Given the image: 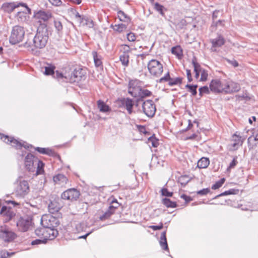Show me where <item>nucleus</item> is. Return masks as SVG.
<instances>
[{
  "instance_id": "obj_1",
  "label": "nucleus",
  "mask_w": 258,
  "mask_h": 258,
  "mask_svg": "<svg viewBox=\"0 0 258 258\" xmlns=\"http://www.w3.org/2000/svg\"><path fill=\"white\" fill-rule=\"evenodd\" d=\"M48 40L47 24H42L37 27V33L33 39V43L27 41L24 46L29 50L34 51L35 49H42L45 47Z\"/></svg>"
},
{
  "instance_id": "obj_2",
  "label": "nucleus",
  "mask_w": 258,
  "mask_h": 258,
  "mask_svg": "<svg viewBox=\"0 0 258 258\" xmlns=\"http://www.w3.org/2000/svg\"><path fill=\"white\" fill-rule=\"evenodd\" d=\"M25 32L24 27L16 25L12 28L9 42L12 44H16L22 42L24 38Z\"/></svg>"
},
{
  "instance_id": "obj_3",
  "label": "nucleus",
  "mask_w": 258,
  "mask_h": 258,
  "mask_svg": "<svg viewBox=\"0 0 258 258\" xmlns=\"http://www.w3.org/2000/svg\"><path fill=\"white\" fill-rule=\"evenodd\" d=\"M86 78L85 73L82 69H75L71 74L68 73L65 79L66 82L79 83L80 81L85 80Z\"/></svg>"
},
{
  "instance_id": "obj_4",
  "label": "nucleus",
  "mask_w": 258,
  "mask_h": 258,
  "mask_svg": "<svg viewBox=\"0 0 258 258\" xmlns=\"http://www.w3.org/2000/svg\"><path fill=\"white\" fill-rule=\"evenodd\" d=\"M147 67L149 73L154 77H159L163 73V64L156 59H152L149 61Z\"/></svg>"
},
{
  "instance_id": "obj_5",
  "label": "nucleus",
  "mask_w": 258,
  "mask_h": 258,
  "mask_svg": "<svg viewBox=\"0 0 258 258\" xmlns=\"http://www.w3.org/2000/svg\"><path fill=\"white\" fill-rule=\"evenodd\" d=\"M52 17L50 12L44 10L34 11L33 18L37 21L39 24L38 26H40L42 24H46V22Z\"/></svg>"
},
{
  "instance_id": "obj_6",
  "label": "nucleus",
  "mask_w": 258,
  "mask_h": 258,
  "mask_svg": "<svg viewBox=\"0 0 258 258\" xmlns=\"http://www.w3.org/2000/svg\"><path fill=\"white\" fill-rule=\"evenodd\" d=\"M142 109L143 112L149 117H153L156 111L155 104L151 100H147L143 102Z\"/></svg>"
},
{
  "instance_id": "obj_7",
  "label": "nucleus",
  "mask_w": 258,
  "mask_h": 258,
  "mask_svg": "<svg viewBox=\"0 0 258 258\" xmlns=\"http://www.w3.org/2000/svg\"><path fill=\"white\" fill-rule=\"evenodd\" d=\"M59 224L58 220L50 215H44L41 219V225L47 228L56 227Z\"/></svg>"
},
{
  "instance_id": "obj_8",
  "label": "nucleus",
  "mask_w": 258,
  "mask_h": 258,
  "mask_svg": "<svg viewBox=\"0 0 258 258\" xmlns=\"http://www.w3.org/2000/svg\"><path fill=\"white\" fill-rule=\"evenodd\" d=\"M20 7H24L28 11L29 14H32L31 9L27 6L26 3L22 2H13L9 3H5L3 5L4 10L9 13L12 12L16 8Z\"/></svg>"
},
{
  "instance_id": "obj_9",
  "label": "nucleus",
  "mask_w": 258,
  "mask_h": 258,
  "mask_svg": "<svg viewBox=\"0 0 258 258\" xmlns=\"http://www.w3.org/2000/svg\"><path fill=\"white\" fill-rule=\"evenodd\" d=\"M28 182L23 180L19 182L15 189L16 195L18 197L24 198L29 192Z\"/></svg>"
},
{
  "instance_id": "obj_10",
  "label": "nucleus",
  "mask_w": 258,
  "mask_h": 258,
  "mask_svg": "<svg viewBox=\"0 0 258 258\" xmlns=\"http://www.w3.org/2000/svg\"><path fill=\"white\" fill-rule=\"evenodd\" d=\"M32 218L29 217H21L17 222V226L20 231L25 232L32 226Z\"/></svg>"
},
{
  "instance_id": "obj_11",
  "label": "nucleus",
  "mask_w": 258,
  "mask_h": 258,
  "mask_svg": "<svg viewBox=\"0 0 258 258\" xmlns=\"http://www.w3.org/2000/svg\"><path fill=\"white\" fill-rule=\"evenodd\" d=\"M80 195V191L77 189L72 188L63 191L61 195V198L71 201H76Z\"/></svg>"
},
{
  "instance_id": "obj_12",
  "label": "nucleus",
  "mask_w": 258,
  "mask_h": 258,
  "mask_svg": "<svg viewBox=\"0 0 258 258\" xmlns=\"http://www.w3.org/2000/svg\"><path fill=\"white\" fill-rule=\"evenodd\" d=\"M240 90V85L232 81L224 80V93L225 94H231L237 92Z\"/></svg>"
},
{
  "instance_id": "obj_13",
  "label": "nucleus",
  "mask_w": 258,
  "mask_h": 258,
  "mask_svg": "<svg viewBox=\"0 0 258 258\" xmlns=\"http://www.w3.org/2000/svg\"><path fill=\"white\" fill-rule=\"evenodd\" d=\"M16 236V234L7 227H1L0 238L5 241L10 242L13 240Z\"/></svg>"
},
{
  "instance_id": "obj_14",
  "label": "nucleus",
  "mask_w": 258,
  "mask_h": 258,
  "mask_svg": "<svg viewBox=\"0 0 258 258\" xmlns=\"http://www.w3.org/2000/svg\"><path fill=\"white\" fill-rule=\"evenodd\" d=\"M224 81H221L219 79H213L209 85V88L212 92L215 93H224Z\"/></svg>"
},
{
  "instance_id": "obj_15",
  "label": "nucleus",
  "mask_w": 258,
  "mask_h": 258,
  "mask_svg": "<svg viewBox=\"0 0 258 258\" xmlns=\"http://www.w3.org/2000/svg\"><path fill=\"white\" fill-rule=\"evenodd\" d=\"M141 90V87L139 85V82L137 80H132L128 83V92L134 97H137Z\"/></svg>"
},
{
  "instance_id": "obj_16",
  "label": "nucleus",
  "mask_w": 258,
  "mask_h": 258,
  "mask_svg": "<svg viewBox=\"0 0 258 258\" xmlns=\"http://www.w3.org/2000/svg\"><path fill=\"white\" fill-rule=\"evenodd\" d=\"M38 160L32 154H28L25 159V165L26 169L30 172L35 170L37 163L36 160Z\"/></svg>"
},
{
  "instance_id": "obj_17",
  "label": "nucleus",
  "mask_w": 258,
  "mask_h": 258,
  "mask_svg": "<svg viewBox=\"0 0 258 258\" xmlns=\"http://www.w3.org/2000/svg\"><path fill=\"white\" fill-rule=\"evenodd\" d=\"M1 139L7 144H11L13 147H15L17 149H20L22 147H24L26 149L29 148V146H26L24 145L25 142H24V143H22L17 140L15 139L14 138L10 137L8 136L3 135L1 137Z\"/></svg>"
},
{
  "instance_id": "obj_18",
  "label": "nucleus",
  "mask_w": 258,
  "mask_h": 258,
  "mask_svg": "<svg viewBox=\"0 0 258 258\" xmlns=\"http://www.w3.org/2000/svg\"><path fill=\"white\" fill-rule=\"evenodd\" d=\"M118 102L120 107H125L129 114L132 113L134 102L132 99L130 98H122L118 100Z\"/></svg>"
},
{
  "instance_id": "obj_19",
  "label": "nucleus",
  "mask_w": 258,
  "mask_h": 258,
  "mask_svg": "<svg viewBox=\"0 0 258 258\" xmlns=\"http://www.w3.org/2000/svg\"><path fill=\"white\" fill-rule=\"evenodd\" d=\"M59 199H55L50 202L48 208L49 212L51 214H55L59 211L62 207L61 204L59 203Z\"/></svg>"
},
{
  "instance_id": "obj_20",
  "label": "nucleus",
  "mask_w": 258,
  "mask_h": 258,
  "mask_svg": "<svg viewBox=\"0 0 258 258\" xmlns=\"http://www.w3.org/2000/svg\"><path fill=\"white\" fill-rule=\"evenodd\" d=\"M0 214L2 216L6 217L7 220H10L15 215V213L11 208L5 206L2 207Z\"/></svg>"
},
{
  "instance_id": "obj_21",
  "label": "nucleus",
  "mask_w": 258,
  "mask_h": 258,
  "mask_svg": "<svg viewBox=\"0 0 258 258\" xmlns=\"http://www.w3.org/2000/svg\"><path fill=\"white\" fill-rule=\"evenodd\" d=\"M119 204H117V206H110L108 210L102 215L100 216V220L103 221L109 219L114 213L116 209L119 206Z\"/></svg>"
},
{
  "instance_id": "obj_22",
  "label": "nucleus",
  "mask_w": 258,
  "mask_h": 258,
  "mask_svg": "<svg viewBox=\"0 0 258 258\" xmlns=\"http://www.w3.org/2000/svg\"><path fill=\"white\" fill-rule=\"evenodd\" d=\"M245 140V138H242V137L237 134V132L234 134L232 137V141L234 143L232 144V147L234 149L237 148L238 145L241 146Z\"/></svg>"
},
{
  "instance_id": "obj_23",
  "label": "nucleus",
  "mask_w": 258,
  "mask_h": 258,
  "mask_svg": "<svg viewBox=\"0 0 258 258\" xmlns=\"http://www.w3.org/2000/svg\"><path fill=\"white\" fill-rule=\"evenodd\" d=\"M55 228H47V235H46L45 239H44L46 241L48 240H53L58 235V232Z\"/></svg>"
},
{
  "instance_id": "obj_24",
  "label": "nucleus",
  "mask_w": 258,
  "mask_h": 258,
  "mask_svg": "<svg viewBox=\"0 0 258 258\" xmlns=\"http://www.w3.org/2000/svg\"><path fill=\"white\" fill-rule=\"evenodd\" d=\"M211 42L213 47H219L224 44L225 40L222 36L219 35L216 38L211 39Z\"/></svg>"
},
{
  "instance_id": "obj_25",
  "label": "nucleus",
  "mask_w": 258,
  "mask_h": 258,
  "mask_svg": "<svg viewBox=\"0 0 258 258\" xmlns=\"http://www.w3.org/2000/svg\"><path fill=\"white\" fill-rule=\"evenodd\" d=\"M30 14L28 13V11L27 12H18L17 14V19L18 22L20 23L26 22L28 21L29 16Z\"/></svg>"
},
{
  "instance_id": "obj_26",
  "label": "nucleus",
  "mask_w": 258,
  "mask_h": 258,
  "mask_svg": "<svg viewBox=\"0 0 258 258\" xmlns=\"http://www.w3.org/2000/svg\"><path fill=\"white\" fill-rule=\"evenodd\" d=\"M53 181L56 184H64L67 183L68 178L63 174H58L53 177Z\"/></svg>"
},
{
  "instance_id": "obj_27",
  "label": "nucleus",
  "mask_w": 258,
  "mask_h": 258,
  "mask_svg": "<svg viewBox=\"0 0 258 258\" xmlns=\"http://www.w3.org/2000/svg\"><path fill=\"white\" fill-rule=\"evenodd\" d=\"M97 106L100 112L106 113L111 111L110 107L101 100L97 101Z\"/></svg>"
},
{
  "instance_id": "obj_28",
  "label": "nucleus",
  "mask_w": 258,
  "mask_h": 258,
  "mask_svg": "<svg viewBox=\"0 0 258 258\" xmlns=\"http://www.w3.org/2000/svg\"><path fill=\"white\" fill-rule=\"evenodd\" d=\"M35 150L41 154H46L51 156H55L56 154L55 152L49 148L37 147L35 148Z\"/></svg>"
},
{
  "instance_id": "obj_29",
  "label": "nucleus",
  "mask_w": 258,
  "mask_h": 258,
  "mask_svg": "<svg viewBox=\"0 0 258 258\" xmlns=\"http://www.w3.org/2000/svg\"><path fill=\"white\" fill-rule=\"evenodd\" d=\"M159 243L160 246L163 249L165 250H169L166 237V231H164L161 233Z\"/></svg>"
},
{
  "instance_id": "obj_30",
  "label": "nucleus",
  "mask_w": 258,
  "mask_h": 258,
  "mask_svg": "<svg viewBox=\"0 0 258 258\" xmlns=\"http://www.w3.org/2000/svg\"><path fill=\"white\" fill-rule=\"evenodd\" d=\"M47 227L41 226L35 230V234L38 236L45 239V236L47 235Z\"/></svg>"
},
{
  "instance_id": "obj_31",
  "label": "nucleus",
  "mask_w": 258,
  "mask_h": 258,
  "mask_svg": "<svg viewBox=\"0 0 258 258\" xmlns=\"http://www.w3.org/2000/svg\"><path fill=\"white\" fill-rule=\"evenodd\" d=\"M92 55L95 66L97 67L102 66L101 56L98 55L97 52L95 51L92 52Z\"/></svg>"
},
{
  "instance_id": "obj_32",
  "label": "nucleus",
  "mask_w": 258,
  "mask_h": 258,
  "mask_svg": "<svg viewBox=\"0 0 258 258\" xmlns=\"http://www.w3.org/2000/svg\"><path fill=\"white\" fill-rule=\"evenodd\" d=\"M129 54L127 53H122L120 55L119 60L123 66H128L129 63Z\"/></svg>"
},
{
  "instance_id": "obj_33",
  "label": "nucleus",
  "mask_w": 258,
  "mask_h": 258,
  "mask_svg": "<svg viewBox=\"0 0 258 258\" xmlns=\"http://www.w3.org/2000/svg\"><path fill=\"white\" fill-rule=\"evenodd\" d=\"M209 165V160L207 158H202L198 162V166L200 168H205Z\"/></svg>"
},
{
  "instance_id": "obj_34",
  "label": "nucleus",
  "mask_w": 258,
  "mask_h": 258,
  "mask_svg": "<svg viewBox=\"0 0 258 258\" xmlns=\"http://www.w3.org/2000/svg\"><path fill=\"white\" fill-rule=\"evenodd\" d=\"M162 203L167 208H175L177 207L176 202H172L166 198L162 199Z\"/></svg>"
},
{
  "instance_id": "obj_35",
  "label": "nucleus",
  "mask_w": 258,
  "mask_h": 258,
  "mask_svg": "<svg viewBox=\"0 0 258 258\" xmlns=\"http://www.w3.org/2000/svg\"><path fill=\"white\" fill-rule=\"evenodd\" d=\"M118 17L120 21L125 22H128L130 21V18L125 14L123 11H119L117 13Z\"/></svg>"
},
{
  "instance_id": "obj_36",
  "label": "nucleus",
  "mask_w": 258,
  "mask_h": 258,
  "mask_svg": "<svg viewBox=\"0 0 258 258\" xmlns=\"http://www.w3.org/2000/svg\"><path fill=\"white\" fill-rule=\"evenodd\" d=\"M252 136H250L247 139L248 147L250 149H253L255 148L257 146L258 141H256L253 140Z\"/></svg>"
},
{
  "instance_id": "obj_37",
  "label": "nucleus",
  "mask_w": 258,
  "mask_h": 258,
  "mask_svg": "<svg viewBox=\"0 0 258 258\" xmlns=\"http://www.w3.org/2000/svg\"><path fill=\"white\" fill-rule=\"evenodd\" d=\"M198 85H190L187 84L185 85V88L188 89V91L191 93L192 96H196L197 94V88Z\"/></svg>"
},
{
  "instance_id": "obj_38",
  "label": "nucleus",
  "mask_w": 258,
  "mask_h": 258,
  "mask_svg": "<svg viewBox=\"0 0 258 258\" xmlns=\"http://www.w3.org/2000/svg\"><path fill=\"white\" fill-rule=\"evenodd\" d=\"M171 52L179 57L182 55V50L180 46H176L172 48Z\"/></svg>"
},
{
  "instance_id": "obj_39",
  "label": "nucleus",
  "mask_w": 258,
  "mask_h": 258,
  "mask_svg": "<svg viewBox=\"0 0 258 258\" xmlns=\"http://www.w3.org/2000/svg\"><path fill=\"white\" fill-rule=\"evenodd\" d=\"M66 75H68V73H66L64 74H63L58 71H56L53 74L54 78H56L59 81L62 80V81L64 82H66V79H65V77L66 76Z\"/></svg>"
},
{
  "instance_id": "obj_40",
  "label": "nucleus",
  "mask_w": 258,
  "mask_h": 258,
  "mask_svg": "<svg viewBox=\"0 0 258 258\" xmlns=\"http://www.w3.org/2000/svg\"><path fill=\"white\" fill-rule=\"evenodd\" d=\"M182 78L180 77H177L176 78H171L168 82V85L170 86H173L174 85L181 84L182 83Z\"/></svg>"
},
{
  "instance_id": "obj_41",
  "label": "nucleus",
  "mask_w": 258,
  "mask_h": 258,
  "mask_svg": "<svg viewBox=\"0 0 258 258\" xmlns=\"http://www.w3.org/2000/svg\"><path fill=\"white\" fill-rule=\"evenodd\" d=\"M237 100L241 101L242 100H250V98L248 96V93L243 92L242 94H238L235 96Z\"/></svg>"
},
{
  "instance_id": "obj_42",
  "label": "nucleus",
  "mask_w": 258,
  "mask_h": 258,
  "mask_svg": "<svg viewBox=\"0 0 258 258\" xmlns=\"http://www.w3.org/2000/svg\"><path fill=\"white\" fill-rule=\"evenodd\" d=\"M84 24L87 26L89 28H92L94 26V22L92 19L87 16H84L83 18Z\"/></svg>"
},
{
  "instance_id": "obj_43",
  "label": "nucleus",
  "mask_w": 258,
  "mask_h": 258,
  "mask_svg": "<svg viewBox=\"0 0 258 258\" xmlns=\"http://www.w3.org/2000/svg\"><path fill=\"white\" fill-rule=\"evenodd\" d=\"M36 161L37 162L36 163L37 166V171H36V174H41L43 171V166L44 163L39 160H36Z\"/></svg>"
},
{
  "instance_id": "obj_44",
  "label": "nucleus",
  "mask_w": 258,
  "mask_h": 258,
  "mask_svg": "<svg viewBox=\"0 0 258 258\" xmlns=\"http://www.w3.org/2000/svg\"><path fill=\"white\" fill-rule=\"evenodd\" d=\"M238 190H236L235 189H230L228 190L225 191L217 196H216L214 199H217L220 197L227 196L229 195H235L237 193Z\"/></svg>"
},
{
  "instance_id": "obj_45",
  "label": "nucleus",
  "mask_w": 258,
  "mask_h": 258,
  "mask_svg": "<svg viewBox=\"0 0 258 258\" xmlns=\"http://www.w3.org/2000/svg\"><path fill=\"white\" fill-rule=\"evenodd\" d=\"M148 143H151L153 147H157L159 145V140L155 137L154 135L148 138Z\"/></svg>"
},
{
  "instance_id": "obj_46",
  "label": "nucleus",
  "mask_w": 258,
  "mask_h": 258,
  "mask_svg": "<svg viewBox=\"0 0 258 258\" xmlns=\"http://www.w3.org/2000/svg\"><path fill=\"white\" fill-rule=\"evenodd\" d=\"M55 67L52 65H48L45 67L44 74L46 75H53L54 73Z\"/></svg>"
},
{
  "instance_id": "obj_47",
  "label": "nucleus",
  "mask_w": 258,
  "mask_h": 258,
  "mask_svg": "<svg viewBox=\"0 0 258 258\" xmlns=\"http://www.w3.org/2000/svg\"><path fill=\"white\" fill-rule=\"evenodd\" d=\"M225 181V178H221L219 181L216 182V183L212 186V189L215 190V189L219 188L220 187L222 186V185L223 184V183H224Z\"/></svg>"
},
{
  "instance_id": "obj_48",
  "label": "nucleus",
  "mask_w": 258,
  "mask_h": 258,
  "mask_svg": "<svg viewBox=\"0 0 258 258\" xmlns=\"http://www.w3.org/2000/svg\"><path fill=\"white\" fill-rule=\"evenodd\" d=\"M127 28V26L126 25L123 24H119L118 25H115L114 26V30L118 32H121L124 31H125Z\"/></svg>"
},
{
  "instance_id": "obj_49",
  "label": "nucleus",
  "mask_w": 258,
  "mask_h": 258,
  "mask_svg": "<svg viewBox=\"0 0 258 258\" xmlns=\"http://www.w3.org/2000/svg\"><path fill=\"white\" fill-rule=\"evenodd\" d=\"M54 25L58 33H60L62 32L63 26L61 23L59 21L54 20Z\"/></svg>"
},
{
  "instance_id": "obj_50",
  "label": "nucleus",
  "mask_w": 258,
  "mask_h": 258,
  "mask_svg": "<svg viewBox=\"0 0 258 258\" xmlns=\"http://www.w3.org/2000/svg\"><path fill=\"white\" fill-rule=\"evenodd\" d=\"M210 91L209 87L207 86L202 87L199 88V95L200 96H202L203 93L209 94H210Z\"/></svg>"
},
{
  "instance_id": "obj_51",
  "label": "nucleus",
  "mask_w": 258,
  "mask_h": 258,
  "mask_svg": "<svg viewBox=\"0 0 258 258\" xmlns=\"http://www.w3.org/2000/svg\"><path fill=\"white\" fill-rule=\"evenodd\" d=\"M154 9L158 11L161 15L162 16L164 15L163 9H164V7L159 4L158 3H156L154 4Z\"/></svg>"
},
{
  "instance_id": "obj_52",
  "label": "nucleus",
  "mask_w": 258,
  "mask_h": 258,
  "mask_svg": "<svg viewBox=\"0 0 258 258\" xmlns=\"http://www.w3.org/2000/svg\"><path fill=\"white\" fill-rule=\"evenodd\" d=\"M161 193L163 196L171 197L173 195V192L168 191L167 188L163 187L161 189Z\"/></svg>"
},
{
  "instance_id": "obj_53",
  "label": "nucleus",
  "mask_w": 258,
  "mask_h": 258,
  "mask_svg": "<svg viewBox=\"0 0 258 258\" xmlns=\"http://www.w3.org/2000/svg\"><path fill=\"white\" fill-rule=\"evenodd\" d=\"M172 78H171L170 76V74H169V72H168L165 75L164 77L161 78L159 81H158V82L159 83H163L164 82H169L170 79H171Z\"/></svg>"
},
{
  "instance_id": "obj_54",
  "label": "nucleus",
  "mask_w": 258,
  "mask_h": 258,
  "mask_svg": "<svg viewBox=\"0 0 258 258\" xmlns=\"http://www.w3.org/2000/svg\"><path fill=\"white\" fill-rule=\"evenodd\" d=\"M152 93L148 90L147 89H142L140 92L139 95L141 96L142 97H148L151 96Z\"/></svg>"
},
{
  "instance_id": "obj_55",
  "label": "nucleus",
  "mask_w": 258,
  "mask_h": 258,
  "mask_svg": "<svg viewBox=\"0 0 258 258\" xmlns=\"http://www.w3.org/2000/svg\"><path fill=\"white\" fill-rule=\"evenodd\" d=\"M192 64L194 68V71H195V67L197 70L198 72H201L203 69L201 68L200 64L197 62V60L195 58L192 60Z\"/></svg>"
},
{
  "instance_id": "obj_56",
  "label": "nucleus",
  "mask_w": 258,
  "mask_h": 258,
  "mask_svg": "<svg viewBox=\"0 0 258 258\" xmlns=\"http://www.w3.org/2000/svg\"><path fill=\"white\" fill-rule=\"evenodd\" d=\"M201 73V76L200 78L201 81H206L207 80L208 74V71L205 69H203Z\"/></svg>"
},
{
  "instance_id": "obj_57",
  "label": "nucleus",
  "mask_w": 258,
  "mask_h": 258,
  "mask_svg": "<svg viewBox=\"0 0 258 258\" xmlns=\"http://www.w3.org/2000/svg\"><path fill=\"white\" fill-rule=\"evenodd\" d=\"M15 254V252H9L7 251H2L0 252V258H7Z\"/></svg>"
},
{
  "instance_id": "obj_58",
  "label": "nucleus",
  "mask_w": 258,
  "mask_h": 258,
  "mask_svg": "<svg viewBox=\"0 0 258 258\" xmlns=\"http://www.w3.org/2000/svg\"><path fill=\"white\" fill-rule=\"evenodd\" d=\"M74 14L75 18L80 24L83 23V18L85 16L80 15L78 12H75Z\"/></svg>"
},
{
  "instance_id": "obj_59",
  "label": "nucleus",
  "mask_w": 258,
  "mask_h": 258,
  "mask_svg": "<svg viewBox=\"0 0 258 258\" xmlns=\"http://www.w3.org/2000/svg\"><path fill=\"white\" fill-rule=\"evenodd\" d=\"M127 39L129 41L133 42L136 40V36L134 33L130 32L127 34Z\"/></svg>"
},
{
  "instance_id": "obj_60",
  "label": "nucleus",
  "mask_w": 258,
  "mask_h": 258,
  "mask_svg": "<svg viewBox=\"0 0 258 258\" xmlns=\"http://www.w3.org/2000/svg\"><path fill=\"white\" fill-rule=\"evenodd\" d=\"M137 128L140 133L146 135L148 134V132L146 131L145 126L141 125H137Z\"/></svg>"
},
{
  "instance_id": "obj_61",
  "label": "nucleus",
  "mask_w": 258,
  "mask_h": 258,
  "mask_svg": "<svg viewBox=\"0 0 258 258\" xmlns=\"http://www.w3.org/2000/svg\"><path fill=\"white\" fill-rule=\"evenodd\" d=\"M46 241L44 239H35L31 242L32 245L40 244L41 243H45Z\"/></svg>"
},
{
  "instance_id": "obj_62",
  "label": "nucleus",
  "mask_w": 258,
  "mask_h": 258,
  "mask_svg": "<svg viewBox=\"0 0 258 258\" xmlns=\"http://www.w3.org/2000/svg\"><path fill=\"white\" fill-rule=\"evenodd\" d=\"M225 60L227 61V62H228V63L230 64L235 68L238 66V62L234 59L230 60L229 59L226 58Z\"/></svg>"
},
{
  "instance_id": "obj_63",
  "label": "nucleus",
  "mask_w": 258,
  "mask_h": 258,
  "mask_svg": "<svg viewBox=\"0 0 258 258\" xmlns=\"http://www.w3.org/2000/svg\"><path fill=\"white\" fill-rule=\"evenodd\" d=\"M210 191V190L208 188H203L197 192V194L200 195L204 196L206 195Z\"/></svg>"
},
{
  "instance_id": "obj_64",
  "label": "nucleus",
  "mask_w": 258,
  "mask_h": 258,
  "mask_svg": "<svg viewBox=\"0 0 258 258\" xmlns=\"http://www.w3.org/2000/svg\"><path fill=\"white\" fill-rule=\"evenodd\" d=\"M251 136H252V138H254V140L258 141V127L253 131Z\"/></svg>"
}]
</instances>
